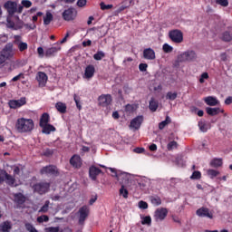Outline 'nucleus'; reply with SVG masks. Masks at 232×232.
Returning <instances> with one entry per match:
<instances>
[{
	"label": "nucleus",
	"mask_w": 232,
	"mask_h": 232,
	"mask_svg": "<svg viewBox=\"0 0 232 232\" xmlns=\"http://www.w3.org/2000/svg\"><path fill=\"white\" fill-rule=\"evenodd\" d=\"M15 128L19 133H28L34 130V120L20 118L16 121Z\"/></svg>",
	"instance_id": "obj_1"
},
{
	"label": "nucleus",
	"mask_w": 232,
	"mask_h": 232,
	"mask_svg": "<svg viewBox=\"0 0 232 232\" xmlns=\"http://www.w3.org/2000/svg\"><path fill=\"white\" fill-rule=\"evenodd\" d=\"M197 57L198 55L195 51L188 50L179 54L176 63H194V61H197Z\"/></svg>",
	"instance_id": "obj_2"
},
{
	"label": "nucleus",
	"mask_w": 232,
	"mask_h": 232,
	"mask_svg": "<svg viewBox=\"0 0 232 232\" xmlns=\"http://www.w3.org/2000/svg\"><path fill=\"white\" fill-rule=\"evenodd\" d=\"M33 189L34 193H38V195H44V193H48L50 189V183L48 182H39L33 186Z\"/></svg>",
	"instance_id": "obj_3"
},
{
	"label": "nucleus",
	"mask_w": 232,
	"mask_h": 232,
	"mask_svg": "<svg viewBox=\"0 0 232 232\" xmlns=\"http://www.w3.org/2000/svg\"><path fill=\"white\" fill-rule=\"evenodd\" d=\"M0 53L5 57L7 60H10L15 55V52H14V44L9 43L5 45Z\"/></svg>",
	"instance_id": "obj_4"
},
{
	"label": "nucleus",
	"mask_w": 232,
	"mask_h": 232,
	"mask_svg": "<svg viewBox=\"0 0 232 232\" xmlns=\"http://www.w3.org/2000/svg\"><path fill=\"white\" fill-rule=\"evenodd\" d=\"M80 217H79V224L81 226L84 225V222L88 218V216L90 215V208L88 206H83L80 208L78 211Z\"/></svg>",
	"instance_id": "obj_5"
},
{
	"label": "nucleus",
	"mask_w": 232,
	"mask_h": 232,
	"mask_svg": "<svg viewBox=\"0 0 232 232\" xmlns=\"http://www.w3.org/2000/svg\"><path fill=\"white\" fill-rule=\"evenodd\" d=\"M169 37L173 43L180 44L184 41V35L180 30H173L169 33Z\"/></svg>",
	"instance_id": "obj_6"
},
{
	"label": "nucleus",
	"mask_w": 232,
	"mask_h": 232,
	"mask_svg": "<svg viewBox=\"0 0 232 232\" xmlns=\"http://www.w3.org/2000/svg\"><path fill=\"white\" fill-rule=\"evenodd\" d=\"M77 17V11L73 7H70L66 9L63 13V18L64 21H73Z\"/></svg>",
	"instance_id": "obj_7"
},
{
	"label": "nucleus",
	"mask_w": 232,
	"mask_h": 232,
	"mask_svg": "<svg viewBox=\"0 0 232 232\" xmlns=\"http://www.w3.org/2000/svg\"><path fill=\"white\" fill-rule=\"evenodd\" d=\"M4 8L7 11L8 15H10V17H13L14 14L17 12V3L7 1L5 3Z\"/></svg>",
	"instance_id": "obj_8"
},
{
	"label": "nucleus",
	"mask_w": 232,
	"mask_h": 232,
	"mask_svg": "<svg viewBox=\"0 0 232 232\" xmlns=\"http://www.w3.org/2000/svg\"><path fill=\"white\" fill-rule=\"evenodd\" d=\"M111 94H102L98 98V104L102 108H106V106H110L111 104Z\"/></svg>",
	"instance_id": "obj_9"
},
{
	"label": "nucleus",
	"mask_w": 232,
	"mask_h": 232,
	"mask_svg": "<svg viewBox=\"0 0 232 232\" xmlns=\"http://www.w3.org/2000/svg\"><path fill=\"white\" fill-rule=\"evenodd\" d=\"M26 104V98L22 97L19 100H11L8 102L9 108L12 110H17V108H21V106H24Z\"/></svg>",
	"instance_id": "obj_10"
},
{
	"label": "nucleus",
	"mask_w": 232,
	"mask_h": 232,
	"mask_svg": "<svg viewBox=\"0 0 232 232\" xmlns=\"http://www.w3.org/2000/svg\"><path fill=\"white\" fill-rule=\"evenodd\" d=\"M196 214L198 215V217H200V218H207L213 219V212H211L209 208L206 207H202L198 208L196 211Z\"/></svg>",
	"instance_id": "obj_11"
},
{
	"label": "nucleus",
	"mask_w": 232,
	"mask_h": 232,
	"mask_svg": "<svg viewBox=\"0 0 232 232\" xmlns=\"http://www.w3.org/2000/svg\"><path fill=\"white\" fill-rule=\"evenodd\" d=\"M13 197L14 202L16 204V208H21V206L26 202V197H24L21 192L13 194Z\"/></svg>",
	"instance_id": "obj_12"
},
{
	"label": "nucleus",
	"mask_w": 232,
	"mask_h": 232,
	"mask_svg": "<svg viewBox=\"0 0 232 232\" xmlns=\"http://www.w3.org/2000/svg\"><path fill=\"white\" fill-rule=\"evenodd\" d=\"M41 175H57L58 171H57V167L53 166V165H49L46 167H44L41 170H40Z\"/></svg>",
	"instance_id": "obj_13"
},
{
	"label": "nucleus",
	"mask_w": 232,
	"mask_h": 232,
	"mask_svg": "<svg viewBox=\"0 0 232 232\" xmlns=\"http://www.w3.org/2000/svg\"><path fill=\"white\" fill-rule=\"evenodd\" d=\"M36 81L38 82L39 86L44 88V86H46V82H48V75L44 72H38L36 74Z\"/></svg>",
	"instance_id": "obj_14"
},
{
	"label": "nucleus",
	"mask_w": 232,
	"mask_h": 232,
	"mask_svg": "<svg viewBox=\"0 0 232 232\" xmlns=\"http://www.w3.org/2000/svg\"><path fill=\"white\" fill-rule=\"evenodd\" d=\"M166 217H168V209L161 208H158L155 211V215H154V218L155 220L159 221V220H164V218H166Z\"/></svg>",
	"instance_id": "obj_15"
},
{
	"label": "nucleus",
	"mask_w": 232,
	"mask_h": 232,
	"mask_svg": "<svg viewBox=\"0 0 232 232\" xmlns=\"http://www.w3.org/2000/svg\"><path fill=\"white\" fill-rule=\"evenodd\" d=\"M142 122H144V117L138 116L130 121V128H132L133 130H139V128H140Z\"/></svg>",
	"instance_id": "obj_16"
},
{
	"label": "nucleus",
	"mask_w": 232,
	"mask_h": 232,
	"mask_svg": "<svg viewBox=\"0 0 232 232\" xmlns=\"http://www.w3.org/2000/svg\"><path fill=\"white\" fill-rule=\"evenodd\" d=\"M102 173V170L95 166H92L89 169V176L92 180H97V177Z\"/></svg>",
	"instance_id": "obj_17"
},
{
	"label": "nucleus",
	"mask_w": 232,
	"mask_h": 232,
	"mask_svg": "<svg viewBox=\"0 0 232 232\" xmlns=\"http://www.w3.org/2000/svg\"><path fill=\"white\" fill-rule=\"evenodd\" d=\"M143 59H147V61H155V51L151 48H147L143 50Z\"/></svg>",
	"instance_id": "obj_18"
},
{
	"label": "nucleus",
	"mask_w": 232,
	"mask_h": 232,
	"mask_svg": "<svg viewBox=\"0 0 232 232\" xmlns=\"http://www.w3.org/2000/svg\"><path fill=\"white\" fill-rule=\"evenodd\" d=\"M2 175H4L5 183L8 186H14L15 184V178H14L12 175L8 174V172H6V170L4 169V171H2Z\"/></svg>",
	"instance_id": "obj_19"
},
{
	"label": "nucleus",
	"mask_w": 232,
	"mask_h": 232,
	"mask_svg": "<svg viewBox=\"0 0 232 232\" xmlns=\"http://www.w3.org/2000/svg\"><path fill=\"white\" fill-rule=\"evenodd\" d=\"M70 164L73 166V168H81V166H82V161H81V156L73 155L70 160Z\"/></svg>",
	"instance_id": "obj_20"
},
{
	"label": "nucleus",
	"mask_w": 232,
	"mask_h": 232,
	"mask_svg": "<svg viewBox=\"0 0 232 232\" xmlns=\"http://www.w3.org/2000/svg\"><path fill=\"white\" fill-rule=\"evenodd\" d=\"M203 101L206 102V104H208V106H218V104H220V102H218V99L213 96H208L204 98Z\"/></svg>",
	"instance_id": "obj_21"
},
{
	"label": "nucleus",
	"mask_w": 232,
	"mask_h": 232,
	"mask_svg": "<svg viewBox=\"0 0 232 232\" xmlns=\"http://www.w3.org/2000/svg\"><path fill=\"white\" fill-rule=\"evenodd\" d=\"M206 111L208 115H210L211 117H215V115H218V113H224V110L220 108L207 107Z\"/></svg>",
	"instance_id": "obj_22"
},
{
	"label": "nucleus",
	"mask_w": 232,
	"mask_h": 232,
	"mask_svg": "<svg viewBox=\"0 0 232 232\" xmlns=\"http://www.w3.org/2000/svg\"><path fill=\"white\" fill-rule=\"evenodd\" d=\"M94 74H95V67L93 65H88L85 68L84 78L92 79V77H93Z\"/></svg>",
	"instance_id": "obj_23"
},
{
	"label": "nucleus",
	"mask_w": 232,
	"mask_h": 232,
	"mask_svg": "<svg viewBox=\"0 0 232 232\" xmlns=\"http://www.w3.org/2000/svg\"><path fill=\"white\" fill-rule=\"evenodd\" d=\"M41 128H43V130H42L43 133H45L46 135H50L52 131H55V127L48 123L45 125H42Z\"/></svg>",
	"instance_id": "obj_24"
},
{
	"label": "nucleus",
	"mask_w": 232,
	"mask_h": 232,
	"mask_svg": "<svg viewBox=\"0 0 232 232\" xmlns=\"http://www.w3.org/2000/svg\"><path fill=\"white\" fill-rule=\"evenodd\" d=\"M10 229H12V224L10 223V221H5L0 224L1 232H10Z\"/></svg>",
	"instance_id": "obj_25"
},
{
	"label": "nucleus",
	"mask_w": 232,
	"mask_h": 232,
	"mask_svg": "<svg viewBox=\"0 0 232 232\" xmlns=\"http://www.w3.org/2000/svg\"><path fill=\"white\" fill-rule=\"evenodd\" d=\"M61 50V46H53L46 50L45 52V57H51V55H53V53H57Z\"/></svg>",
	"instance_id": "obj_26"
},
{
	"label": "nucleus",
	"mask_w": 232,
	"mask_h": 232,
	"mask_svg": "<svg viewBox=\"0 0 232 232\" xmlns=\"http://www.w3.org/2000/svg\"><path fill=\"white\" fill-rule=\"evenodd\" d=\"M159 108V102H157L154 98H151L149 103V109L150 111H157V109Z\"/></svg>",
	"instance_id": "obj_27"
},
{
	"label": "nucleus",
	"mask_w": 232,
	"mask_h": 232,
	"mask_svg": "<svg viewBox=\"0 0 232 232\" xmlns=\"http://www.w3.org/2000/svg\"><path fill=\"white\" fill-rule=\"evenodd\" d=\"M50 122V115L48 113H44L40 119V127L45 126Z\"/></svg>",
	"instance_id": "obj_28"
},
{
	"label": "nucleus",
	"mask_w": 232,
	"mask_h": 232,
	"mask_svg": "<svg viewBox=\"0 0 232 232\" xmlns=\"http://www.w3.org/2000/svg\"><path fill=\"white\" fill-rule=\"evenodd\" d=\"M55 108L60 113H64L66 111V104L63 102H58L55 104Z\"/></svg>",
	"instance_id": "obj_29"
},
{
	"label": "nucleus",
	"mask_w": 232,
	"mask_h": 232,
	"mask_svg": "<svg viewBox=\"0 0 232 232\" xmlns=\"http://www.w3.org/2000/svg\"><path fill=\"white\" fill-rule=\"evenodd\" d=\"M52 21H53V14H52L50 12H47L46 15L44 17V24L47 26L50 24V23H52Z\"/></svg>",
	"instance_id": "obj_30"
},
{
	"label": "nucleus",
	"mask_w": 232,
	"mask_h": 232,
	"mask_svg": "<svg viewBox=\"0 0 232 232\" xmlns=\"http://www.w3.org/2000/svg\"><path fill=\"white\" fill-rule=\"evenodd\" d=\"M222 159H214L210 161V166L212 168H220L222 166Z\"/></svg>",
	"instance_id": "obj_31"
},
{
	"label": "nucleus",
	"mask_w": 232,
	"mask_h": 232,
	"mask_svg": "<svg viewBox=\"0 0 232 232\" xmlns=\"http://www.w3.org/2000/svg\"><path fill=\"white\" fill-rule=\"evenodd\" d=\"M138 108H139V105L137 104H127L125 106V111L129 113H133V111H137Z\"/></svg>",
	"instance_id": "obj_32"
},
{
	"label": "nucleus",
	"mask_w": 232,
	"mask_h": 232,
	"mask_svg": "<svg viewBox=\"0 0 232 232\" xmlns=\"http://www.w3.org/2000/svg\"><path fill=\"white\" fill-rule=\"evenodd\" d=\"M168 124H171V118H169V116H167L165 121L160 122V130H164Z\"/></svg>",
	"instance_id": "obj_33"
},
{
	"label": "nucleus",
	"mask_w": 232,
	"mask_h": 232,
	"mask_svg": "<svg viewBox=\"0 0 232 232\" xmlns=\"http://www.w3.org/2000/svg\"><path fill=\"white\" fill-rule=\"evenodd\" d=\"M150 202L154 206H160L162 204V199H160V198H159L158 196H151Z\"/></svg>",
	"instance_id": "obj_34"
},
{
	"label": "nucleus",
	"mask_w": 232,
	"mask_h": 232,
	"mask_svg": "<svg viewBox=\"0 0 232 232\" xmlns=\"http://www.w3.org/2000/svg\"><path fill=\"white\" fill-rule=\"evenodd\" d=\"M26 64V62L23 60H16L15 62L13 63V68L16 70L17 68H23Z\"/></svg>",
	"instance_id": "obj_35"
},
{
	"label": "nucleus",
	"mask_w": 232,
	"mask_h": 232,
	"mask_svg": "<svg viewBox=\"0 0 232 232\" xmlns=\"http://www.w3.org/2000/svg\"><path fill=\"white\" fill-rule=\"evenodd\" d=\"M104 57H106V54L102 51H99L93 55V59H95V61H101L104 59Z\"/></svg>",
	"instance_id": "obj_36"
},
{
	"label": "nucleus",
	"mask_w": 232,
	"mask_h": 232,
	"mask_svg": "<svg viewBox=\"0 0 232 232\" xmlns=\"http://www.w3.org/2000/svg\"><path fill=\"white\" fill-rule=\"evenodd\" d=\"M18 50L20 52H24V50H28V44L24 42H19L17 43Z\"/></svg>",
	"instance_id": "obj_37"
},
{
	"label": "nucleus",
	"mask_w": 232,
	"mask_h": 232,
	"mask_svg": "<svg viewBox=\"0 0 232 232\" xmlns=\"http://www.w3.org/2000/svg\"><path fill=\"white\" fill-rule=\"evenodd\" d=\"M198 128L203 133H206V131H208V126L206 125V121H198Z\"/></svg>",
	"instance_id": "obj_38"
},
{
	"label": "nucleus",
	"mask_w": 232,
	"mask_h": 232,
	"mask_svg": "<svg viewBox=\"0 0 232 232\" xmlns=\"http://www.w3.org/2000/svg\"><path fill=\"white\" fill-rule=\"evenodd\" d=\"M142 226H151V217L146 216L141 220Z\"/></svg>",
	"instance_id": "obj_39"
},
{
	"label": "nucleus",
	"mask_w": 232,
	"mask_h": 232,
	"mask_svg": "<svg viewBox=\"0 0 232 232\" xmlns=\"http://www.w3.org/2000/svg\"><path fill=\"white\" fill-rule=\"evenodd\" d=\"M48 208H50V200H46L44 205L39 210L40 213H48Z\"/></svg>",
	"instance_id": "obj_40"
},
{
	"label": "nucleus",
	"mask_w": 232,
	"mask_h": 232,
	"mask_svg": "<svg viewBox=\"0 0 232 232\" xmlns=\"http://www.w3.org/2000/svg\"><path fill=\"white\" fill-rule=\"evenodd\" d=\"M218 175H220V172L215 169H208V176L210 177V179H214L215 177H218Z\"/></svg>",
	"instance_id": "obj_41"
},
{
	"label": "nucleus",
	"mask_w": 232,
	"mask_h": 232,
	"mask_svg": "<svg viewBox=\"0 0 232 232\" xmlns=\"http://www.w3.org/2000/svg\"><path fill=\"white\" fill-rule=\"evenodd\" d=\"M36 220L39 224H43V222H48V220H50V218L46 215H43L38 217Z\"/></svg>",
	"instance_id": "obj_42"
},
{
	"label": "nucleus",
	"mask_w": 232,
	"mask_h": 232,
	"mask_svg": "<svg viewBox=\"0 0 232 232\" xmlns=\"http://www.w3.org/2000/svg\"><path fill=\"white\" fill-rule=\"evenodd\" d=\"M202 177V174L200 173V171H194L190 177V179L192 180H198L200 179Z\"/></svg>",
	"instance_id": "obj_43"
},
{
	"label": "nucleus",
	"mask_w": 232,
	"mask_h": 232,
	"mask_svg": "<svg viewBox=\"0 0 232 232\" xmlns=\"http://www.w3.org/2000/svg\"><path fill=\"white\" fill-rule=\"evenodd\" d=\"M178 146L179 144L177 143V141L173 140L167 145V149L169 150V151H171V150L177 149Z\"/></svg>",
	"instance_id": "obj_44"
},
{
	"label": "nucleus",
	"mask_w": 232,
	"mask_h": 232,
	"mask_svg": "<svg viewBox=\"0 0 232 232\" xmlns=\"http://www.w3.org/2000/svg\"><path fill=\"white\" fill-rule=\"evenodd\" d=\"M6 21H7V24H6L7 28H15V23L12 21V16L8 15Z\"/></svg>",
	"instance_id": "obj_45"
},
{
	"label": "nucleus",
	"mask_w": 232,
	"mask_h": 232,
	"mask_svg": "<svg viewBox=\"0 0 232 232\" xmlns=\"http://www.w3.org/2000/svg\"><path fill=\"white\" fill-rule=\"evenodd\" d=\"M222 39H223V41H225L226 43H229V41L232 40L231 34H229V32H225V33L223 34Z\"/></svg>",
	"instance_id": "obj_46"
},
{
	"label": "nucleus",
	"mask_w": 232,
	"mask_h": 232,
	"mask_svg": "<svg viewBox=\"0 0 232 232\" xmlns=\"http://www.w3.org/2000/svg\"><path fill=\"white\" fill-rule=\"evenodd\" d=\"M44 232H61V228L59 227H49L44 228Z\"/></svg>",
	"instance_id": "obj_47"
},
{
	"label": "nucleus",
	"mask_w": 232,
	"mask_h": 232,
	"mask_svg": "<svg viewBox=\"0 0 232 232\" xmlns=\"http://www.w3.org/2000/svg\"><path fill=\"white\" fill-rule=\"evenodd\" d=\"M120 195H122L123 198H128V189L124 188V185L120 188Z\"/></svg>",
	"instance_id": "obj_48"
},
{
	"label": "nucleus",
	"mask_w": 232,
	"mask_h": 232,
	"mask_svg": "<svg viewBox=\"0 0 232 232\" xmlns=\"http://www.w3.org/2000/svg\"><path fill=\"white\" fill-rule=\"evenodd\" d=\"M101 10H110L113 8V5H106L104 2H101L100 4Z\"/></svg>",
	"instance_id": "obj_49"
},
{
	"label": "nucleus",
	"mask_w": 232,
	"mask_h": 232,
	"mask_svg": "<svg viewBox=\"0 0 232 232\" xmlns=\"http://www.w3.org/2000/svg\"><path fill=\"white\" fill-rule=\"evenodd\" d=\"M163 51L165 52V53H171V52H173V47H171V45L165 44L163 45Z\"/></svg>",
	"instance_id": "obj_50"
},
{
	"label": "nucleus",
	"mask_w": 232,
	"mask_h": 232,
	"mask_svg": "<svg viewBox=\"0 0 232 232\" xmlns=\"http://www.w3.org/2000/svg\"><path fill=\"white\" fill-rule=\"evenodd\" d=\"M177 92H168L167 93V99H169V101H175V99H177Z\"/></svg>",
	"instance_id": "obj_51"
},
{
	"label": "nucleus",
	"mask_w": 232,
	"mask_h": 232,
	"mask_svg": "<svg viewBox=\"0 0 232 232\" xmlns=\"http://www.w3.org/2000/svg\"><path fill=\"white\" fill-rule=\"evenodd\" d=\"M216 4L220 5V6H224V7L229 5V2L227 0H216Z\"/></svg>",
	"instance_id": "obj_52"
},
{
	"label": "nucleus",
	"mask_w": 232,
	"mask_h": 232,
	"mask_svg": "<svg viewBox=\"0 0 232 232\" xmlns=\"http://www.w3.org/2000/svg\"><path fill=\"white\" fill-rule=\"evenodd\" d=\"M73 99H74V102L76 103V106L78 108V110H81L82 109V106H81V98L79 96H77V94H74L73 95Z\"/></svg>",
	"instance_id": "obj_53"
},
{
	"label": "nucleus",
	"mask_w": 232,
	"mask_h": 232,
	"mask_svg": "<svg viewBox=\"0 0 232 232\" xmlns=\"http://www.w3.org/2000/svg\"><path fill=\"white\" fill-rule=\"evenodd\" d=\"M139 208L140 209H148V203L146 201H140Z\"/></svg>",
	"instance_id": "obj_54"
},
{
	"label": "nucleus",
	"mask_w": 232,
	"mask_h": 232,
	"mask_svg": "<svg viewBox=\"0 0 232 232\" xmlns=\"http://www.w3.org/2000/svg\"><path fill=\"white\" fill-rule=\"evenodd\" d=\"M22 5L24 6V8H30V6H32V2L30 0H23Z\"/></svg>",
	"instance_id": "obj_55"
},
{
	"label": "nucleus",
	"mask_w": 232,
	"mask_h": 232,
	"mask_svg": "<svg viewBox=\"0 0 232 232\" xmlns=\"http://www.w3.org/2000/svg\"><path fill=\"white\" fill-rule=\"evenodd\" d=\"M8 42V36L6 34L0 35V44H5V43Z\"/></svg>",
	"instance_id": "obj_56"
},
{
	"label": "nucleus",
	"mask_w": 232,
	"mask_h": 232,
	"mask_svg": "<svg viewBox=\"0 0 232 232\" xmlns=\"http://www.w3.org/2000/svg\"><path fill=\"white\" fill-rule=\"evenodd\" d=\"M140 72H146L148 70V63H140L139 65Z\"/></svg>",
	"instance_id": "obj_57"
},
{
	"label": "nucleus",
	"mask_w": 232,
	"mask_h": 232,
	"mask_svg": "<svg viewBox=\"0 0 232 232\" xmlns=\"http://www.w3.org/2000/svg\"><path fill=\"white\" fill-rule=\"evenodd\" d=\"M86 0H78L77 1V6H79L80 8H82V6H86Z\"/></svg>",
	"instance_id": "obj_58"
},
{
	"label": "nucleus",
	"mask_w": 232,
	"mask_h": 232,
	"mask_svg": "<svg viewBox=\"0 0 232 232\" xmlns=\"http://www.w3.org/2000/svg\"><path fill=\"white\" fill-rule=\"evenodd\" d=\"M37 52L40 57H44V49L43 47H38Z\"/></svg>",
	"instance_id": "obj_59"
},
{
	"label": "nucleus",
	"mask_w": 232,
	"mask_h": 232,
	"mask_svg": "<svg viewBox=\"0 0 232 232\" xmlns=\"http://www.w3.org/2000/svg\"><path fill=\"white\" fill-rule=\"evenodd\" d=\"M6 61H8V60L0 53V66L2 64H5V63H6Z\"/></svg>",
	"instance_id": "obj_60"
},
{
	"label": "nucleus",
	"mask_w": 232,
	"mask_h": 232,
	"mask_svg": "<svg viewBox=\"0 0 232 232\" xmlns=\"http://www.w3.org/2000/svg\"><path fill=\"white\" fill-rule=\"evenodd\" d=\"M133 151H134V153H144V151H145V150H144V148H135L134 150H133Z\"/></svg>",
	"instance_id": "obj_61"
},
{
	"label": "nucleus",
	"mask_w": 232,
	"mask_h": 232,
	"mask_svg": "<svg viewBox=\"0 0 232 232\" xmlns=\"http://www.w3.org/2000/svg\"><path fill=\"white\" fill-rule=\"evenodd\" d=\"M225 104L227 105L232 104V96H229L225 100Z\"/></svg>",
	"instance_id": "obj_62"
},
{
	"label": "nucleus",
	"mask_w": 232,
	"mask_h": 232,
	"mask_svg": "<svg viewBox=\"0 0 232 232\" xmlns=\"http://www.w3.org/2000/svg\"><path fill=\"white\" fill-rule=\"evenodd\" d=\"M60 232H73L70 227H65L63 229L60 230Z\"/></svg>",
	"instance_id": "obj_63"
},
{
	"label": "nucleus",
	"mask_w": 232,
	"mask_h": 232,
	"mask_svg": "<svg viewBox=\"0 0 232 232\" xmlns=\"http://www.w3.org/2000/svg\"><path fill=\"white\" fill-rule=\"evenodd\" d=\"M82 46L86 47V46H92V42L91 40H88L86 42H82Z\"/></svg>",
	"instance_id": "obj_64"
}]
</instances>
